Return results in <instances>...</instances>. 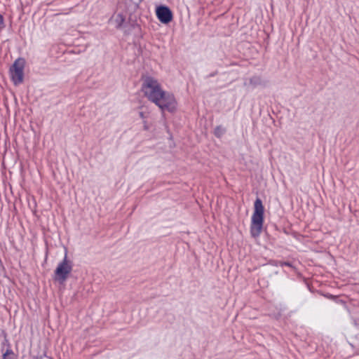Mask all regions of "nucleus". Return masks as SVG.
I'll return each instance as SVG.
<instances>
[{
    "label": "nucleus",
    "instance_id": "nucleus-1",
    "mask_svg": "<svg viewBox=\"0 0 359 359\" xmlns=\"http://www.w3.org/2000/svg\"><path fill=\"white\" fill-rule=\"evenodd\" d=\"M144 96L160 109L162 114L165 111L174 113L177 109V102L175 95L163 90L159 81L155 77L146 75L142 76L141 86Z\"/></svg>",
    "mask_w": 359,
    "mask_h": 359
},
{
    "label": "nucleus",
    "instance_id": "nucleus-3",
    "mask_svg": "<svg viewBox=\"0 0 359 359\" xmlns=\"http://www.w3.org/2000/svg\"><path fill=\"white\" fill-rule=\"evenodd\" d=\"M73 264L68 259L67 250H65V256L62 260L58 264L54 273L53 279L60 283H64L72 271Z\"/></svg>",
    "mask_w": 359,
    "mask_h": 359
},
{
    "label": "nucleus",
    "instance_id": "nucleus-7",
    "mask_svg": "<svg viewBox=\"0 0 359 359\" xmlns=\"http://www.w3.org/2000/svg\"><path fill=\"white\" fill-rule=\"evenodd\" d=\"M262 83L261 77L257 76H252L249 80V85H250L252 88H255L262 85Z\"/></svg>",
    "mask_w": 359,
    "mask_h": 359
},
{
    "label": "nucleus",
    "instance_id": "nucleus-10",
    "mask_svg": "<svg viewBox=\"0 0 359 359\" xmlns=\"http://www.w3.org/2000/svg\"><path fill=\"white\" fill-rule=\"evenodd\" d=\"M280 266H287L291 267L292 264L290 262H280Z\"/></svg>",
    "mask_w": 359,
    "mask_h": 359
},
{
    "label": "nucleus",
    "instance_id": "nucleus-4",
    "mask_svg": "<svg viewBox=\"0 0 359 359\" xmlns=\"http://www.w3.org/2000/svg\"><path fill=\"white\" fill-rule=\"evenodd\" d=\"M11 80L15 85L22 82V59H17L9 69Z\"/></svg>",
    "mask_w": 359,
    "mask_h": 359
},
{
    "label": "nucleus",
    "instance_id": "nucleus-2",
    "mask_svg": "<svg viewBox=\"0 0 359 359\" xmlns=\"http://www.w3.org/2000/svg\"><path fill=\"white\" fill-rule=\"evenodd\" d=\"M264 208L262 201L257 198L254 203V212L251 218L250 233L252 237H258L262 230L264 224Z\"/></svg>",
    "mask_w": 359,
    "mask_h": 359
},
{
    "label": "nucleus",
    "instance_id": "nucleus-5",
    "mask_svg": "<svg viewBox=\"0 0 359 359\" xmlns=\"http://www.w3.org/2000/svg\"><path fill=\"white\" fill-rule=\"evenodd\" d=\"M156 15L159 21L163 24H168L172 20V11L165 6H161L157 8Z\"/></svg>",
    "mask_w": 359,
    "mask_h": 359
},
{
    "label": "nucleus",
    "instance_id": "nucleus-14",
    "mask_svg": "<svg viewBox=\"0 0 359 359\" xmlns=\"http://www.w3.org/2000/svg\"><path fill=\"white\" fill-rule=\"evenodd\" d=\"M144 129L147 130L149 129V126H147L146 121H144Z\"/></svg>",
    "mask_w": 359,
    "mask_h": 359
},
{
    "label": "nucleus",
    "instance_id": "nucleus-9",
    "mask_svg": "<svg viewBox=\"0 0 359 359\" xmlns=\"http://www.w3.org/2000/svg\"><path fill=\"white\" fill-rule=\"evenodd\" d=\"M117 17L120 19V22L118 24V27H121L122 22L124 21V18L121 14H118Z\"/></svg>",
    "mask_w": 359,
    "mask_h": 359
},
{
    "label": "nucleus",
    "instance_id": "nucleus-13",
    "mask_svg": "<svg viewBox=\"0 0 359 359\" xmlns=\"http://www.w3.org/2000/svg\"><path fill=\"white\" fill-rule=\"evenodd\" d=\"M140 118H142V119H144H144H145V118H146V117H145V116H144V112H142V111H140Z\"/></svg>",
    "mask_w": 359,
    "mask_h": 359
},
{
    "label": "nucleus",
    "instance_id": "nucleus-6",
    "mask_svg": "<svg viewBox=\"0 0 359 359\" xmlns=\"http://www.w3.org/2000/svg\"><path fill=\"white\" fill-rule=\"evenodd\" d=\"M38 342L36 343L33 341H31L30 346V355L33 358V359H52L51 358L47 356L45 354L44 349L40 348L38 351Z\"/></svg>",
    "mask_w": 359,
    "mask_h": 359
},
{
    "label": "nucleus",
    "instance_id": "nucleus-11",
    "mask_svg": "<svg viewBox=\"0 0 359 359\" xmlns=\"http://www.w3.org/2000/svg\"><path fill=\"white\" fill-rule=\"evenodd\" d=\"M4 27V18L0 15V29Z\"/></svg>",
    "mask_w": 359,
    "mask_h": 359
},
{
    "label": "nucleus",
    "instance_id": "nucleus-12",
    "mask_svg": "<svg viewBox=\"0 0 359 359\" xmlns=\"http://www.w3.org/2000/svg\"><path fill=\"white\" fill-rule=\"evenodd\" d=\"M10 355H11V353H8V351H6V352L4 354L3 359H9Z\"/></svg>",
    "mask_w": 359,
    "mask_h": 359
},
{
    "label": "nucleus",
    "instance_id": "nucleus-8",
    "mask_svg": "<svg viewBox=\"0 0 359 359\" xmlns=\"http://www.w3.org/2000/svg\"><path fill=\"white\" fill-rule=\"evenodd\" d=\"M215 136L219 137L224 133V130L222 126H217L214 132Z\"/></svg>",
    "mask_w": 359,
    "mask_h": 359
}]
</instances>
